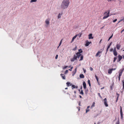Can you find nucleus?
<instances>
[{
  "label": "nucleus",
  "instance_id": "obj_17",
  "mask_svg": "<svg viewBox=\"0 0 124 124\" xmlns=\"http://www.w3.org/2000/svg\"><path fill=\"white\" fill-rule=\"evenodd\" d=\"M66 84L67 86H69L70 85H71V84H70V83L68 82H67Z\"/></svg>",
  "mask_w": 124,
  "mask_h": 124
},
{
  "label": "nucleus",
  "instance_id": "obj_14",
  "mask_svg": "<svg viewBox=\"0 0 124 124\" xmlns=\"http://www.w3.org/2000/svg\"><path fill=\"white\" fill-rule=\"evenodd\" d=\"M120 47V45L119 44H117L116 45V48L118 49H119Z\"/></svg>",
  "mask_w": 124,
  "mask_h": 124
},
{
  "label": "nucleus",
  "instance_id": "obj_19",
  "mask_svg": "<svg viewBox=\"0 0 124 124\" xmlns=\"http://www.w3.org/2000/svg\"><path fill=\"white\" fill-rule=\"evenodd\" d=\"M101 52L99 51L96 54V56H98L99 54L101 53Z\"/></svg>",
  "mask_w": 124,
  "mask_h": 124
},
{
  "label": "nucleus",
  "instance_id": "obj_20",
  "mask_svg": "<svg viewBox=\"0 0 124 124\" xmlns=\"http://www.w3.org/2000/svg\"><path fill=\"white\" fill-rule=\"evenodd\" d=\"M112 69H109L108 70V73L109 74H111L112 72V70H111Z\"/></svg>",
  "mask_w": 124,
  "mask_h": 124
},
{
  "label": "nucleus",
  "instance_id": "obj_7",
  "mask_svg": "<svg viewBox=\"0 0 124 124\" xmlns=\"http://www.w3.org/2000/svg\"><path fill=\"white\" fill-rule=\"evenodd\" d=\"M124 69H123V70L121 69L120 70H119V76L118 78H120V76L122 74V73L124 70Z\"/></svg>",
  "mask_w": 124,
  "mask_h": 124
},
{
  "label": "nucleus",
  "instance_id": "obj_9",
  "mask_svg": "<svg viewBox=\"0 0 124 124\" xmlns=\"http://www.w3.org/2000/svg\"><path fill=\"white\" fill-rule=\"evenodd\" d=\"M86 44H85V46H88L89 44L91 43V42H89L88 41V40H87L86 41Z\"/></svg>",
  "mask_w": 124,
  "mask_h": 124
},
{
  "label": "nucleus",
  "instance_id": "obj_6",
  "mask_svg": "<svg viewBox=\"0 0 124 124\" xmlns=\"http://www.w3.org/2000/svg\"><path fill=\"white\" fill-rule=\"evenodd\" d=\"M118 60L117 61V62H119L121 60L122 58V57L120 55H119L118 56Z\"/></svg>",
  "mask_w": 124,
  "mask_h": 124
},
{
  "label": "nucleus",
  "instance_id": "obj_40",
  "mask_svg": "<svg viewBox=\"0 0 124 124\" xmlns=\"http://www.w3.org/2000/svg\"><path fill=\"white\" fill-rule=\"evenodd\" d=\"M82 51L81 49H78V51L79 52H80L81 51Z\"/></svg>",
  "mask_w": 124,
  "mask_h": 124
},
{
  "label": "nucleus",
  "instance_id": "obj_58",
  "mask_svg": "<svg viewBox=\"0 0 124 124\" xmlns=\"http://www.w3.org/2000/svg\"><path fill=\"white\" fill-rule=\"evenodd\" d=\"M124 19V18L123 19H121V20H120V21H121L123 20Z\"/></svg>",
  "mask_w": 124,
  "mask_h": 124
},
{
  "label": "nucleus",
  "instance_id": "obj_5",
  "mask_svg": "<svg viewBox=\"0 0 124 124\" xmlns=\"http://www.w3.org/2000/svg\"><path fill=\"white\" fill-rule=\"evenodd\" d=\"M83 52V51H81L80 52H77L76 53V56L77 58H79L80 56L81 55V54H80L82 53Z\"/></svg>",
  "mask_w": 124,
  "mask_h": 124
},
{
  "label": "nucleus",
  "instance_id": "obj_56",
  "mask_svg": "<svg viewBox=\"0 0 124 124\" xmlns=\"http://www.w3.org/2000/svg\"><path fill=\"white\" fill-rule=\"evenodd\" d=\"M90 107V106H87V109H88Z\"/></svg>",
  "mask_w": 124,
  "mask_h": 124
},
{
  "label": "nucleus",
  "instance_id": "obj_33",
  "mask_svg": "<svg viewBox=\"0 0 124 124\" xmlns=\"http://www.w3.org/2000/svg\"><path fill=\"white\" fill-rule=\"evenodd\" d=\"M98 94L99 96L101 99L102 98V97L101 96V95L100 93H98Z\"/></svg>",
  "mask_w": 124,
  "mask_h": 124
},
{
  "label": "nucleus",
  "instance_id": "obj_47",
  "mask_svg": "<svg viewBox=\"0 0 124 124\" xmlns=\"http://www.w3.org/2000/svg\"><path fill=\"white\" fill-rule=\"evenodd\" d=\"M90 70H91L92 71L93 70V69L92 68L90 67Z\"/></svg>",
  "mask_w": 124,
  "mask_h": 124
},
{
  "label": "nucleus",
  "instance_id": "obj_61",
  "mask_svg": "<svg viewBox=\"0 0 124 124\" xmlns=\"http://www.w3.org/2000/svg\"><path fill=\"white\" fill-rule=\"evenodd\" d=\"M102 40V39H101L100 41V42H99V43H101V41Z\"/></svg>",
  "mask_w": 124,
  "mask_h": 124
},
{
  "label": "nucleus",
  "instance_id": "obj_41",
  "mask_svg": "<svg viewBox=\"0 0 124 124\" xmlns=\"http://www.w3.org/2000/svg\"><path fill=\"white\" fill-rule=\"evenodd\" d=\"M113 36V34L109 38V39H110Z\"/></svg>",
  "mask_w": 124,
  "mask_h": 124
},
{
  "label": "nucleus",
  "instance_id": "obj_39",
  "mask_svg": "<svg viewBox=\"0 0 124 124\" xmlns=\"http://www.w3.org/2000/svg\"><path fill=\"white\" fill-rule=\"evenodd\" d=\"M96 79L97 81V82L98 83V84H99V85H100V84L98 82V78H96Z\"/></svg>",
  "mask_w": 124,
  "mask_h": 124
},
{
  "label": "nucleus",
  "instance_id": "obj_48",
  "mask_svg": "<svg viewBox=\"0 0 124 124\" xmlns=\"http://www.w3.org/2000/svg\"><path fill=\"white\" fill-rule=\"evenodd\" d=\"M113 50V49L112 48H111L110 49V51L111 52Z\"/></svg>",
  "mask_w": 124,
  "mask_h": 124
},
{
  "label": "nucleus",
  "instance_id": "obj_4",
  "mask_svg": "<svg viewBox=\"0 0 124 124\" xmlns=\"http://www.w3.org/2000/svg\"><path fill=\"white\" fill-rule=\"evenodd\" d=\"M77 56L75 54L74 55L73 58L72 59H70L71 61L72 62H73L75 60H77Z\"/></svg>",
  "mask_w": 124,
  "mask_h": 124
},
{
  "label": "nucleus",
  "instance_id": "obj_60",
  "mask_svg": "<svg viewBox=\"0 0 124 124\" xmlns=\"http://www.w3.org/2000/svg\"><path fill=\"white\" fill-rule=\"evenodd\" d=\"M85 71H86V70H84V72L85 73Z\"/></svg>",
  "mask_w": 124,
  "mask_h": 124
},
{
  "label": "nucleus",
  "instance_id": "obj_49",
  "mask_svg": "<svg viewBox=\"0 0 124 124\" xmlns=\"http://www.w3.org/2000/svg\"><path fill=\"white\" fill-rule=\"evenodd\" d=\"M111 69H112V70H111L112 71V70H115L116 69V68H115V69H113V68H111Z\"/></svg>",
  "mask_w": 124,
  "mask_h": 124
},
{
  "label": "nucleus",
  "instance_id": "obj_26",
  "mask_svg": "<svg viewBox=\"0 0 124 124\" xmlns=\"http://www.w3.org/2000/svg\"><path fill=\"white\" fill-rule=\"evenodd\" d=\"M80 78H84V76L83 74H81L80 75Z\"/></svg>",
  "mask_w": 124,
  "mask_h": 124
},
{
  "label": "nucleus",
  "instance_id": "obj_54",
  "mask_svg": "<svg viewBox=\"0 0 124 124\" xmlns=\"http://www.w3.org/2000/svg\"><path fill=\"white\" fill-rule=\"evenodd\" d=\"M80 103H81L80 102H79V103H78V105H79V106H81Z\"/></svg>",
  "mask_w": 124,
  "mask_h": 124
},
{
  "label": "nucleus",
  "instance_id": "obj_46",
  "mask_svg": "<svg viewBox=\"0 0 124 124\" xmlns=\"http://www.w3.org/2000/svg\"><path fill=\"white\" fill-rule=\"evenodd\" d=\"M115 51H116V47H115L114 49V50L113 51V52H115Z\"/></svg>",
  "mask_w": 124,
  "mask_h": 124
},
{
  "label": "nucleus",
  "instance_id": "obj_34",
  "mask_svg": "<svg viewBox=\"0 0 124 124\" xmlns=\"http://www.w3.org/2000/svg\"><path fill=\"white\" fill-rule=\"evenodd\" d=\"M89 111V110L87 108L86 110V113H87Z\"/></svg>",
  "mask_w": 124,
  "mask_h": 124
},
{
  "label": "nucleus",
  "instance_id": "obj_55",
  "mask_svg": "<svg viewBox=\"0 0 124 124\" xmlns=\"http://www.w3.org/2000/svg\"><path fill=\"white\" fill-rule=\"evenodd\" d=\"M110 46H109V45L108 46L107 48H109L110 47Z\"/></svg>",
  "mask_w": 124,
  "mask_h": 124
},
{
  "label": "nucleus",
  "instance_id": "obj_53",
  "mask_svg": "<svg viewBox=\"0 0 124 124\" xmlns=\"http://www.w3.org/2000/svg\"><path fill=\"white\" fill-rule=\"evenodd\" d=\"M62 39L60 41V44H61L62 43Z\"/></svg>",
  "mask_w": 124,
  "mask_h": 124
},
{
  "label": "nucleus",
  "instance_id": "obj_37",
  "mask_svg": "<svg viewBox=\"0 0 124 124\" xmlns=\"http://www.w3.org/2000/svg\"><path fill=\"white\" fill-rule=\"evenodd\" d=\"M79 35H78V36H79V38H80L81 36L82 35V34L81 33H79Z\"/></svg>",
  "mask_w": 124,
  "mask_h": 124
},
{
  "label": "nucleus",
  "instance_id": "obj_43",
  "mask_svg": "<svg viewBox=\"0 0 124 124\" xmlns=\"http://www.w3.org/2000/svg\"><path fill=\"white\" fill-rule=\"evenodd\" d=\"M73 68V67H71L70 69H69V70H70V71H71V70Z\"/></svg>",
  "mask_w": 124,
  "mask_h": 124
},
{
  "label": "nucleus",
  "instance_id": "obj_31",
  "mask_svg": "<svg viewBox=\"0 0 124 124\" xmlns=\"http://www.w3.org/2000/svg\"><path fill=\"white\" fill-rule=\"evenodd\" d=\"M80 93L81 94L83 95L84 94V93L83 92V91L82 90H81L80 92Z\"/></svg>",
  "mask_w": 124,
  "mask_h": 124
},
{
  "label": "nucleus",
  "instance_id": "obj_28",
  "mask_svg": "<svg viewBox=\"0 0 124 124\" xmlns=\"http://www.w3.org/2000/svg\"><path fill=\"white\" fill-rule=\"evenodd\" d=\"M117 59V58L116 57H115L114 58V60L113 61V62H115L116 60Z\"/></svg>",
  "mask_w": 124,
  "mask_h": 124
},
{
  "label": "nucleus",
  "instance_id": "obj_50",
  "mask_svg": "<svg viewBox=\"0 0 124 124\" xmlns=\"http://www.w3.org/2000/svg\"><path fill=\"white\" fill-rule=\"evenodd\" d=\"M124 31V29L121 32V33H122V32Z\"/></svg>",
  "mask_w": 124,
  "mask_h": 124
},
{
  "label": "nucleus",
  "instance_id": "obj_36",
  "mask_svg": "<svg viewBox=\"0 0 124 124\" xmlns=\"http://www.w3.org/2000/svg\"><path fill=\"white\" fill-rule=\"evenodd\" d=\"M77 47L76 46L75 48H73L72 49V50L75 51Z\"/></svg>",
  "mask_w": 124,
  "mask_h": 124
},
{
  "label": "nucleus",
  "instance_id": "obj_1",
  "mask_svg": "<svg viewBox=\"0 0 124 124\" xmlns=\"http://www.w3.org/2000/svg\"><path fill=\"white\" fill-rule=\"evenodd\" d=\"M70 3L69 0H63L61 5V7L62 9L67 8L68 7Z\"/></svg>",
  "mask_w": 124,
  "mask_h": 124
},
{
  "label": "nucleus",
  "instance_id": "obj_45",
  "mask_svg": "<svg viewBox=\"0 0 124 124\" xmlns=\"http://www.w3.org/2000/svg\"><path fill=\"white\" fill-rule=\"evenodd\" d=\"M117 19H115L114 20H113V22L114 23H115V22H116L117 21Z\"/></svg>",
  "mask_w": 124,
  "mask_h": 124
},
{
  "label": "nucleus",
  "instance_id": "obj_42",
  "mask_svg": "<svg viewBox=\"0 0 124 124\" xmlns=\"http://www.w3.org/2000/svg\"><path fill=\"white\" fill-rule=\"evenodd\" d=\"M58 55L57 54L56 55V56L55 57V59H57L58 57Z\"/></svg>",
  "mask_w": 124,
  "mask_h": 124
},
{
  "label": "nucleus",
  "instance_id": "obj_12",
  "mask_svg": "<svg viewBox=\"0 0 124 124\" xmlns=\"http://www.w3.org/2000/svg\"><path fill=\"white\" fill-rule=\"evenodd\" d=\"M83 85L84 88L85 89H86V83L85 81H84L83 82Z\"/></svg>",
  "mask_w": 124,
  "mask_h": 124
},
{
  "label": "nucleus",
  "instance_id": "obj_24",
  "mask_svg": "<svg viewBox=\"0 0 124 124\" xmlns=\"http://www.w3.org/2000/svg\"><path fill=\"white\" fill-rule=\"evenodd\" d=\"M87 82H88V84H89V86L90 87L91 86V84H90V81L89 80H88V81H87Z\"/></svg>",
  "mask_w": 124,
  "mask_h": 124
},
{
  "label": "nucleus",
  "instance_id": "obj_13",
  "mask_svg": "<svg viewBox=\"0 0 124 124\" xmlns=\"http://www.w3.org/2000/svg\"><path fill=\"white\" fill-rule=\"evenodd\" d=\"M92 33L90 34L89 35V39H93V37L92 36Z\"/></svg>",
  "mask_w": 124,
  "mask_h": 124
},
{
  "label": "nucleus",
  "instance_id": "obj_64",
  "mask_svg": "<svg viewBox=\"0 0 124 124\" xmlns=\"http://www.w3.org/2000/svg\"><path fill=\"white\" fill-rule=\"evenodd\" d=\"M123 59H124V56H123Z\"/></svg>",
  "mask_w": 124,
  "mask_h": 124
},
{
  "label": "nucleus",
  "instance_id": "obj_57",
  "mask_svg": "<svg viewBox=\"0 0 124 124\" xmlns=\"http://www.w3.org/2000/svg\"><path fill=\"white\" fill-rule=\"evenodd\" d=\"M104 87H102V88H101V89L102 90V89H104Z\"/></svg>",
  "mask_w": 124,
  "mask_h": 124
},
{
  "label": "nucleus",
  "instance_id": "obj_11",
  "mask_svg": "<svg viewBox=\"0 0 124 124\" xmlns=\"http://www.w3.org/2000/svg\"><path fill=\"white\" fill-rule=\"evenodd\" d=\"M120 114L121 115V119H122L123 117V112L122 110V109L121 107L120 106Z\"/></svg>",
  "mask_w": 124,
  "mask_h": 124
},
{
  "label": "nucleus",
  "instance_id": "obj_15",
  "mask_svg": "<svg viewBox=\"0 0 124 124\" xmlns=\"http://www.w3.org/2000/svg\"><path fill=\"white\" fill-rule=\"evenodd\" d=\"M72 89H73L74 88H78V86H75L74 85H72Z\"/></svg>",
  "mask_w": 124,
  "mask_h": 124
},
{
  "label": "nucleus",
  "instance_id": "obj_8",
  "mask_svg": "<svg viewBox=\"0 0 124 124\" xmlns=\"http://www.w3.org/2000/svg\"><path fill=\"white\" fill-rule=\"evenodd\" d=\"M79 34H76L75 36L73 37L72 38V40L71 42V43H72L74 41V40L76 38L77 36L79 35Z\"/></svg>",
  "mask_w": 124,
  "mask_h": 124
},
{
  "label": "nucleus",
  "instance_id": "obj_29",
  "mask_svg": "<svg viewBox=\"0 0 124 124\" xmlns=\"http://www.w3.org/2000/svg\"><path fill=\"white\" fill-rule=\"evenodd\" d=\"M113 85H112L110 86V88L111 90H112L113 88Z\"/></svg>",
  "mask_w": 124,
  "mask_h": 124
},
{
  "label": "nucleus",
  "instance_id": "obj_3",
  "mask_svg": "<svg viewBox=\"0 0 124 124\" xmlns=\"http://www.w3.org/2000/svg\"><path fill=\"white\" fill-rule=\"evenodd\" d=\"M103 101L104 102V103L106 107H107L108 106V105L107 103V100L106 98H105L103 100Z\"/></svg>",
  "mask_w": 124,
  "mask_h": 124
},
{
  "label": "nucleus",
  "instance_id": "obj_21",
  "mask_svg": "<svg viewBox=\"0 0 124 124\" xmlns=\"http://www.w3.org/2000/svg\"><path fill=\"white\" fill-rule=\"evenodd\" d=\"M62 13L61 14H60V13L58 14V19H59V18H61V15H62Z\"/></svg>",
  "mask_w": 124,
  "mask_h": 124
},
{
  "label": "nucleus",
  "instance_id": "obj_62",
  "mask_svg": "<svg viewBox=\"0 0 124 124\" xmlns=\"http://www.w3.org/2000/svg\"><path fill=\"white\" fill-rule=\"evenodd\" d=\"M120 22H121V21H120H120H119L118 23H117V24L118 23H120Z\"/></svg>",
  "mask_w": 124,
  "mask_h": 124
},
{
  "label": "nucleus",
  "instance_id": "obj_63",
  "mask_svg": "<svg viewBox=\"0 0 124 124\" xmlns=\"http://www.w3.org/2000/svg\"><path fill=\"white\" fill-rule=\"evenodd\" d=\"M61 44L59 43V46H60L61 45Z\"/></svg>",
  "mask_w": 124,
  "mask_h": 124
},
{
  "label": "nucleus",
  "instance_id": "obj_51",
  "mask_svg": "<svg viewBox=\"0 0 124 124\" xmlns=\"http://www.w3.org/2000/svg\"><path fill=\"white\" fill-rule=\"evenodd\" d=\"M116 124H119V121H118Z\"/></svg>",
  "mask_w": 124,
  "mask_h": 124
},
{
  "label": "nucleus",
  "instance_id": "obj_25",
  "mask_svg": "<svg viewBox=\"0 0 124 124\" xmlns=\"http://www.w3.org/2000/svg\"><path fill=\"white\" fill-rule=\"evenodd\" d=\"M116 94H117V98H116V102L118 100V97H119V94L117 93Z\"/></svg>",
  "mask_w": 124,
  "mask_h": 124
},
{
  "label": "nucleus",
  "instance_id": "obj_23",
  "mask_svg": "<svg viewBox=\"0 0 124 124\" xmlns=\"http://www.w3.org/2000/svg\"><path fill=\"white\" fill-rule=\"evenodd\" d=\"M95 103L94 102L93 103L92 105L91 106V108H92L93 107H94L95 106Z\"/></svg>",
  "mask_w": 124,
  "mask_h": 124
},
{
  "label": "nucleus",
  "instance_id": "obj_18",
  "mask_svg": "<svg viewBox=\"0 0 124 124\" xmlns=\"http://www.w3.org/2000/svg\"><path fill=\"white\" fill-rule=\"evenodd\" d=\"M113 54L115 56H116L117 54V51L113 52Z\"/></svg>",
  "mask_w": 124,
  "mask_h": 124
},
{
  "label": "nucleus",
  "instance_id": "obj_32",
  "mask_svg": "<svg viewBox=\"0 0 124 124\" xmlns=\"http://www.w3.org/2000/svg\"><path fill=\"white\" fill-rule=\"evenodd\" d=\"M61 76H62V78H65V76L63 74H61Z\"/></svg>",
  "mask_w": 124,
  "mask_h": 124
},
{
  "label": "nucleus",
  "instance_id": "obj_27",
  "mask_svg": "<svg viewBox=\"0 0 124 124\" xmlns=\"http://www.w3.org/2000/svg\"><path fill=\"white\" fill-rule=\"evenodd\" d=\"M37 1V0H31L30 1L31 3H32L33 2H36Z\"/></svg>",
  "mask_w": 124,
  "mask_h": 124
},
{
  "label": "nucleus",
  "instance_id": "obj_10",
  "mask_svg": "<svg viewBox=\"0 0 124 124\" xmlns=\"http://www.w3.org/2000/svg\"><path fill=\"white\" fill-rule=\"evenodd\" d=\"M50 20L49 19H48L46 20L45 21V23L47 25L49 24V21Z\"/></svg>",
  "mask_w": 124,
  "mask_h": 124
},
{
  "label": "nucleus",
  "instance_id": "obj_16",
  "mask_svg": "<svg viewBox=\"0 0 124 124\" xmlns=\"http://www.w3.org/2000/svg\"><path fill=\"white\" fill-rule=\"evenodd\" d=\"M77 68H75L74 71H73V74L72 75L73 76L74 74L76 73L77 71Z\"/></svg>",
  "mask_w": 124,
  "mask_h": 124
},
{
  "label": "nucleus",
  "instance_id": "obj_59",
  "mask_svg": "<svg viewBox=\"0 0 124 124\" xmlns=\"http://www.w3.org/2000/svg\"><path fill=\"white\" fill-rule=\"evenodd\" d=\"M79 97L81 98H82V97L81 95L79 96Z\"/></svg>",
  "mask_w": 124,
  "mask_h": 124
},
{
  "label": "nucleus",
  "instance_id": "obj_38",
  "mask_svg": "<svg viewBox=\"0 0 124 124\" xmlns=\"http://www.w3.org/2000/svg\"><path fill=\"white\" fill-rule=\"evenodd\" d=\"M68 67V66H65L63 68V69H65L66 68Z\"/></svg>",
  "mask_w": 124,
  "mask_h": 124
},
{
  "label": "nucleus",
  "instance_id": "obj_44",
  "mask_svg": "<svg viewBox=\"0 0 124 124\" xmlns=\"http://www.w3.org/2000/svg\"><path fill=\"white\" fill-rule=\"evenodd\" d=\"M108 49L109 48H107V49H106V53H105V54H107V52H108Z\"/></svg>",
  "mask_w": 124,
  "mask_h": 124
},
{
  "label": "nucleus",
  "instance_id": "obj_30",
  "mask_svg": "<svg viewBox=\"0 0 124 124\" xmlns=\"http://www.w3.org/2000/svg\"><path fill=\"white\" fill-rule=\"evenodd\" d=\"M123 86V89H124V80H123L122 81Z\"/></svg>",
  "mask_w": 124,
  "mask_h": 124
},
{
  "label": "nucleus",
  "instance_id": "obj_2",
  "mask_svg": "<svg viewBox=\"0 0 124 124\" xmlns=\"http://www.w3.org/2000/svg\"><path fill=\"white\" fill-rule=\"evenodd\" d=\"M109 10H108V13H107V12H105L104 14V15H105L103 17V19H104L106 18H107L109 16Z\"/></svg>",
  "mask_w": 124,
  "mask_h": 124
},
{
  "label": "nucleus",
  "instance_id": "obj_52",
  "mask_svg": "<svg viewBox=\"0 0 124 124\" xmlns=\"http://www.w3.org/2000/svg\"><path fill=\"white\" fill-rule=\"evenodd\" d=\"M112 42H111L110 44H109V45L110 46L111 45V44H112Z\"/></svg>",
  "mask_w": 124,
  "mask_h": 124
},
{
  "label": "nucleus",
  "instance_id": "obj_35",
  "mask_svg": "<svg viewBox=\"0 0 124 124\" xmlns=\"http://www.w3.org/2000/svg\"><path fill=\"white\" fill-rule=\"evenodd\" d=\"M68 70H66V71H65L64 73V74H66L67 73H68Z\"/></svg>",
  "mask_w": 124,
  "mask_h": 124
},
{
  "label": "nucleus",
  "instance_id": "obj_22",
  "mask_svg": "<svg viewBox=\"0 0 124 124\" xmlns=\"http://www.w3.org/2000/svg\"><path fill=\"white\" fill-rule=\"evenodd\" d=\"M80 56V59L79 60V61H81L83 59V55H81V56Z\"/></svg>",
  "mask_w": 124,
  "mask_h": 124
}]
</instances>
